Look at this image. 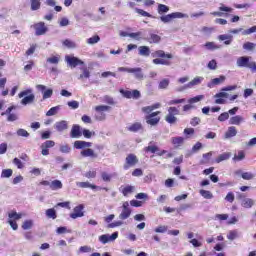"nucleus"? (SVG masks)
<instances>
[{
  "instance_id": "1",
  "label": "nucleus",
  "mask_w": 256,
  "mask_h": 256,
  "mask_svg": "<svg viewBox=\"0 0 256 256\" xmlns=\"http://www.w3.org/2000/svg\"><path fill=\"white\" fill-rule=\"evenodd\" d=\"M92 145L93 143L91 142H85L81 140H77L74 142L75 149H84L80 152V155H82V157H91V159H97V157H99V154L95 153L94 149L89 148Z\"/></svg>"
},
{
  "instance_id": "2",
  "label": "nucleus",
  "mask_w": 256,
  "mask_h": 256,
  "mask_svg": "<svg viewBox=\"0 0 256 256\" xmlns=\"http://www.w3.org/2000/svg\"><path fill=\"white\" fill-rule=\"evenodd\" d=\"M151 56L154 58L152 60L154 65H171V61L165 59H173V54H166L163 50H156L151 53Z\"/></svg>"
},
{
  "instance_id": "3",
  "label": "nucleus",
  "mask_w": 256,
  "mask_h": 256,
  "mask_svg": "<svg viewBox=\"0 0 256 256\" xmlns=\"http://www.w3.org/2000/svg\"><path fill=\"white\" fill-rule=\"evenodd\" d=\"M179 114V108L175 106L169 107L168 114L165 116L166 123H169V125H175V123H177V115Z\"/></svg>"
},
{
  "instance_id": "4",
  "label": "nucleus",
  "mask_w": 256,
  "mask_h": 256,
  "mask_svg": "<svg viewBox=\"0 0 256 256\" xmlns=\"http://www.w3.org/2000/svg\"><path fill=\"white\" fill-rule=\"evenodd\" d=\"M161 111L152 112L150 114H147L145 116V121L147 125H151V127H155L159 125V122L161 121Z\"/></svg>"
},
{
  "instance_id": "5",
  "label": "nucleus",
  "mask_w": 256,
  "mask_h": 256,
  "mask_svg": "<svg viewBox=\"0 0 256 256\" xmlns=\"http://www.w3.org/2000/svg\"><path fill=\"white\" fill-rule=\"evenodd\" d=\"M31 93H32L31 89H27L18 94V97L22 99L21 100L22 105H29V103H33V101H35V94H31Z\"/></svg>"
},
{
  "instance_id": "6",
  "label": "nucleus",
  "mask_w": 256,
  "mask_h": 256,
  "mask_svg": "<svg viewBox=\"0 0 256 256\" xmlns=\"http://www.w3.org/2000/svg\"><path fill=\"white\" fill-rule=\"evenodd\" d=\"M111 110V106H107V105H99L95 107V111H96V120L97 121H105V119H107V114H105V111H110Z\"/></svg>"
},
{
  "instance_id": "7",
  "label": "nucleus",
  "mask_w": 256,
  "mask_h": 256,
  "mask_svg": "<svg viewBox=\"0 0 256 256\" xmlns=\"http://www.w3.org/2000/svg\"><path fill=\"white\" fill-rule=\"evenodd\" d=\"M137 163H139V158H137V155L133 153L128 154L126 156L123 168L125 169V171H127V169H131V167H135Z\"/></svg>"
},
{
  "instance_id": "8",
  "label": "nucleus",
  "mask_w": 256,
  "mask_h": 256,
  "mask_svg": "<svg viewBox=\"0 0 256 256\" xmlns=\"http://www.w3.org/2000/svg\"><path fill=\"white\" fill-rule=\"evenodd\" d=\"M120 93L125 99H140L141 92L139 90H125L120 89Z\"/></svg>"
},
{
  "instance_id": "9",
  "label": "nucleus",
  "mask_w": 256,
  "mask_h": 256,
  "mask_svg": "<svg viewBox=\"0 0 256 256\" xmlns=\"http://www.w3.org/2000/svg\"><path fill=\"white\" fill-rule=\"evenodd\" d=\"M32 27L37 37H40L41 35H45V33L49 31V28L47 27V25H45V22H42V21L35 23Z\"/></svg>"
},
{
  "instance_id": "10",
  "label": "nucleus",
  "mask_w": 256,
  "mask_h": 256,
  "mask_svg": "<svg viewBox=\"0 0 256 256\" xmlns=\"http://www.w3.org/2000/svg\"><path fill=\"white\" fill-rule=\"evenodd\" d=\"M173 19H183V13L173 12L171 14L162 15L160 17V21H162V23H171Z\"/></svg>"
},
{
  "instance_id": "11",
  "label": "nucleus",
  "mask_w": 256,
  "mask_h": 256,
  "mask_svg": "<svg viewBox=\"0 0 256 256\" xmlns=\"http://www.w3.org/2000/svg\"><path fill=\"white\" fill-rule=\"evenodd\" d=\"M131 208L129 207V203L126 201L122 204V212L119 214V219L121 221H125V219H129L131 217Z\"/></svg>"
},
{
  "instance_id": "12",
  "label": "nucleus",
  "mask_w": 256,
  "mask_h": 256,
  "mask_svg": "<svg viewBox=\"0 0 256 256\" xmlns=\"http://www.w3.org/2000/svg\"><path fill=\"white\" fill-rule=\"evenodd\" d=\"M36 89L43 93V99H50V97H53V89H47V87L43 84L36 85Z\"/></svg>"
},
{
  "instance_id": "13",
  "label": "nucleus",
  "mask_w": 256,
  "mask_h": 256,
  "mask_svg": "<svg viewBox=\"0 0 256 256\" xmlns=\"http://www.w3.org/2000/svg\"><path fill=\"white\" fill-rule=\"evenodd\" d=\"M83 209H85V206L83 204L75 206L73 209L74 213L70 214L71 219H79V217H83L85 215Z\"/></svg>"
},
{
  "instance_id": "14",
  "label": "nucleus",
  "mask_w": 256,
  "mask_h": 256,
  "mask_svg": "<svg viewBox=\"0 0 256 256\" xmlns=\"http://www.w3.org/2000/svg\"><path fill=\"white\" fill-rule=\"evenodd\" d=\"M54 145H55V141H53V140H47V141L43 142L40 146L42 149L41 150L42 155H44V156L49 155V149L53 148Z\"/></svg>"
},
{
  "instance_id": "15",
  "label": "nucleus",
  "mask_w": 256,
  "mask_h": 256,
  "mask_svg": "<svg viewBox=\"0 0 256 256\" xmlns=\"http://www.w3.org/2000/svg\"><path fill=\"white\" fill-rule=\"evenodd\" d=\"M68 65L72 68L77 67L78 65H83V61L75 56H66L65 57Z\"/></svg>"
},
{
  "instance_id": "16",
  "label": "nucleus",
  "mask_w": 256,
  "mask_h": 256,
  "mask_svg": "<svg viewBox=\"0 0 256 256\" xmlns=\"http://www.w3.org/2000/svg\"><path fill=\"white\" fill-rule=\"evenodd\" d=\"M81 135H83V132H81V126H79V124H74L70 131V137L72 139H79Z\"/></svg>"
},
{
  "instance_id": "17",
  "label": "nucleus",
  "mask_w": 256,
  "mask_h": 256,
  "mask_svg": "<svg viewBox=\"0 0 256 256\" xmlns=\"http://www.w3.org/2000/svg\"><path fill=\"white\" fill-rule=\"evenodd\" d=\"M203 81V77H195L192 81L186 84L183 88L178 89V91H183V89H191V87H195V85H201Z\"/></svg>"
},
{
  "instance_id": "18",
  "label": "nucleus",
  "mask_w": 256,
  "mask_h": 256,
  "mask_svg": "<svg viewBox=\"0 0 256 256\" xmlns=\"http://www.w3.org/2000/svg\"><path fill=\"white\" fill-rule=\"evenodd\" d=\"M143 39H144V41H147L150 44L161 43V36H159L158 34H155V33H150L149 37L143 38Z\"/></svg>"
},
{
  "instance_id": "19",
  "label": "nucleus",
  "mask_w": 256,
  "mask_h": 256,
  "mask_svg": "<svg viewBox=\"0 0 256 256\" xmlns=\"http://www.w3.org/2000/svg\"><path fill=\"white\" fill-rule=\"evenodd\" d=\"M68 127H69V124L65 120H61V121L55 123V129H56V131H59L60 133L67 130Z\"/></svg>"
},
{
  "instance_id": "20",
  "label": "nucleus",
  "mask_w": 256,
  "mask_h": 256,
  "mask_svg": "<svg viewBox=\"0 0 256 256\" xmlns=\"http://www.w3.org/2000/svg\"><path fill=\"white\" fill-rule=\"evenodd\" d=\"M245 121V118L241 115H236L230 118L229 125H241Z\"/></svg>"
},
{
  "instance_id": "21",
  "label": "nucleus",
  "mask_w": 256,
  "mask_h": 256,
  "mask_svg": "<svg viewBox=\"0 0 256 256\" xmlns=\"http://www.w3.org/2000/svg\"><path fill=\"white\" fill-rule=\"evenodd\" d=\"M237 135V128L235 126L228 127V130L225 132L224 137L225 139H231L232 137H236Z\"/></svg>"
},
{
  "instance_id": "22",
  "label": "nucleus",
  "mask_w": 256,
  "mask_h": 256,
  "mask_svg": "<svg viewBox=\"0 0 256 256\" xmlns=\"http://www.w3.org/2000/svg\"><path fill=\"white\" fill-rule=\"evenodd\" d=\"M76 185L80 189H93V190L98 189L97 185L91 184L89 182H77Z\"/></svg>"
},
{
  "instance_id": "23",
  "label": "nucleus",
  "mask_w": 256,
  "mask_h": 256,
  "mask_svg": "<svg viewBox=\"0 0 256 256\" xmlns=\"http://www.w3.org/2000/svg\"><path fill=\"white\" fill-rule=\"evenodd\" d=\"M219 41H224V45H231L233 43V36L222 34L218 36Z\"/></svg>"
},
{
  "instance_id": "24",
  "label": "nucleus",
  "mask_w": 256,
  "mask_h": 256,
  "mask_svg": "<svg viewBox=\"0 0 256 256\" xmlns=\"http://www.w3.org/2000/svg\"><path fill=\"white\" fill-rule=\"evenodd\" d=\"M249 57L242 56L237 59L238 67H249Z\"/></svg>"
},
{
  "instance_id": "25",
  "label": "nucleus",
  "mask_w": 256,
  "mask_h": 256,
  "mask_svg": "<svg viewBox=\"0 0 256 256\" xmlns=\"http://www.w3.org/2000/svg\"><path fill=\"white\" fill-rule=\"evenodd\" d=\"M143 129V124L141 122L133 123L128 127V131L131 133H137V131H141Z\"/></svg>"
},
{
  "instance_id": "26",
  "label": "nucleus",
  "mask_w": 256,
  "mask_h": 256,
  "mask_svg": "<svg viewBox=\"0 0 256 256\" xmlns=\"http://www.w3.org/2000/svg\"><path fill=\"white\" fill-rule=\"evenodd\" d=\"M229 159H231V152H224L215 159V163H221Z\"/></svg>"
},
{
  "instance_id": "27",
  "label": "nucleus",
  "mask_w": 256,
  "mask_h": 256,
  "mask_svg": "<svg viewBox=\"0 0 256 256\" xmlns=\"http://www.w3.org/2000/svg\"><path fill=\"white\" fill-rule=\"evenodd\" d=\"M50 189L52 191H58V189H63V183L61 180H53L50 182Z\"/></svg>"
},
{
  "instance_id": "28",
  "label": "nucleus",
  "mask_w": 256,
  "mask_h": 256,
  "mask_svg": "<svg viewBox=\"0 0 256 256\" xmlns=\"http://www.w3.org/2000/svg\"><path fill=\"white\" fill-rule=\"evenodd\" d=\"M138 51L139 55H142V57H149V55H151V50L148 46H140Z\"/></svg>"
},
{
  "instance_id": "29",
  "label": "nucleus",
  "mask_w": 256,
  "mask_h": 256,
  "mask_svg": "<svg viewBox=\"0 0 256 256\" xmlns=\"http://www.w3.org/2000/svg\"><path fill=\"white\" fill-rule=\"evenodd\" d=\"M31 11H39L41 9V0H30Z\"/></svg>"
},
{
  "instance_id": "30",
  "label": "nucleus",
  "mask_w": 256,
  "mask_h": 256,
  "mask_svg": "<svg viewBox=\"0 0 256 256\" xmlns=\"http://www.w3.org/2000/svg\"><path fill=\"white\" fill-rule=\"evenodd\" d=\"M225 81V76H220L219 78H214L208 84V87H215V85H221Z\"/></svg>"
},
{
  "instance_id": "31",
  "label": "nucleus",
  "mask_w": 256,
  "mask_h": 256,
  "mask_svg": "<svg viewBox=\"0 0 256 256\" xmlns=\"http://www.w3.org/2000/svg\"><path fill=\"white\" fill-rule=\"evenodd\" d=\"M23 215H25V214L17 213V211H11L8 214V217H9V219H12V221H19V219H22Z\"/></svg>"
},
{
  "instance_id": "32",
  "label": "nucleus",
  "mask_w": 256,
  "mask_h": 256,
  "mask_svg": "<svg viewBox=\"0 0 256 256\" xmlns=\"http://www.w3.org/2000/svg\"><path fill=\"white\" fill-rule=\"evenodd\" d=\"M185 143V138L178 136V137H173L172 138V144L175 145L176 147H181Z\"/></svg>"
},
{
  "instance_id": "33",
  "label": "nucleus",
  "mask_w": 256,
  "mask_h": 256,
  "mask_svg": "<svg viewBox=\"0 0 256 256\" xmlns=\"http://www.w3.org/2000/svg\"><path fill=\"white\" fill-rule=\"evenodd\" d=\"M158 14L159 15H165V13H169V6L165 5V4H159L158 5Z\"/></svg>"
},
{
  "instance_id": "34",
  "label": "nucleus",
  "mask_w": 256,
  "mask_h": 256,
  "mask_svg": "<svg viewBox=\"0 0 256 256\" xmlns=\"http://www.w3.org/2000/svg\"><path fill=\"white\" fill-rule=\"evenodd\" d=\"M238 237H239V231L237 230H231L227 235V239L229 241H235V239H238Z\"/></svg>"
},
{
  "instance_id": "35",
  "label": "nucleus",
  "mask_w": 256,
  "mask_h": 256,
  "mask_svg": "<svg viewBox=\"0 0 256 256\" xmlns=\"http://www.w3.org/2000/svg\"><path fill=\"white\" fill-rule=\"evenodd\" d=\"M253 205H254V202H253V199L251 198H246L242 201V207H244L245 209H251Z\"/></svg>"
},
{
  "instance_id": "36",
  "label": "nucleus",
  "mask_w": 256,
  "mask_h": 256,
  "mask_svg": "<svg viewBox=\"0 0 256 256\" xmlns=\"http://www.w3.org/2000/svg\"><path fill=\"white\" fill-rule=\"evenodd\" d=\"M129 37L131 39H135L136 41H141V39H143V32L138 31V32L129 33Z\"/></svg>"
},
{
  "instance_id": "37",
  "label": "nucleus",
  "mask_w": 256,
  "mask_h": 256,
  "mask_svg": "<svg viewBox=\"0 0 256 256\" xmlns=\"http://www.w3.org/2000/svg\"><path fill=\"white\" fill-rule=\"evenodd\" d=\"M46 217L48 219H56L57 218V211L54 208H49L46 210Z\"/></svg>"
},
{
  "instance_id": "38",
  "label": "nucleus",
  "mask_w": 256,
  "mask_h": 256,
  "mask_svg": "<svg viewBox=\"0 0 256 256\" xmlns=\"http://www.w3.org/2000/svg\"><path fill=\"white\" fill-rule=\"evenodd\" d=\"M133 191H135V187L130 186V185L122 188V194L124 195V197H127V195H131V193H133Z\"/></svg>"
},
{
  "instance_id": "39",
  "label": "nucleus",
  "mask_w": 256,
  "mask_h": 256,
  "mask_svg": "<svg viewBox=\"0 0 256 256\" xmlns=\"http://www.w3.org/2000/svg\"><path fill=\"white\" fill-rule=\"evenodd\" d=\"M201 197H203L204 199H213V193H211V191L209 190H203L201 189L199 191Z\"/></svg>"
},
{
  "instance_id": "40",
  "label": "nucleus",
  "mask_w": 256,
  "mask_h": 256,
  "mask_svg": "<svg viewBox=\"0 0 256 256\" xmlns=\"http://www.w3.org/2000/svg\"><path fill=\"white\" fill-rule=\"evenodd\" d=\"M118 71H126V73H141V68H125L120 67Z\"/></svg>"
},
{
  "instance_id": "41",
  "label": "nucleus",
  "mask_w": 256,
  "mask_h": 256,
  "mask_svg": "<svg viewBox=\"0 0 256 256\" xmlns=\"http://www.w3.org/2000/svg\"><path fill=\"white\" fill-rule=\"evenodd\" d=\"M13 170L12 169H4L1 172L2 179H9V177H12Z\"/></svg>"
},
{
  "instance_id": "42",
  "label": "nucleus",
  "mask_w": 256,
  "mask_h": 256,
  "mask_svg": "<svg viewBox=\"0 0 256 256\" xmlns=\"http://www.w3.org/2000/svg\"><path fill=\"white\" fill-rule=\"evenodd\" d=\"M204 47L208 51H215L216 49H219V46H217V44H215V42H206Z\"/></svg>"
},
{
  "instance_id": "43",
  "label": "nucleus",
  "mask_w": 256,
  "mask_h": 256,
  "mask_svg": "<svg viewBox=\"0 0 256 256\" xmlns=\"http://www.w3.org/2000/svg\"><path fill=\"white\" fill-rule=\"evenodd\" d=\"M241 177L244 179V181H251V179H255V174L251 172H243Z\"/></svg>"
},
{
  "instance_id": "44",
  "label": "nucleus",
  "mask_w": 256,
  "mask_h": 256,
  "mask_svg": "<svg viewBox=\"0 0 256 256\" xmlns=\"http://www.w3.org/2000/svg\"><path fill=\"white\" fill-rule=\"evenodd\" d=\"M84 177H86V179H95V177H97V170L93 169V170H89L84 174Z\"/></svg>"
},
{
  "instance_id": "45",
  "label": "nucleus",
  "mask_w": 256,
  "mask_h": 256,
  "mask_svg": "<svg viewBox=\"0 0 256 256\" xmlns=\"http://www.w3.org/2000/svg\"><path fill=\"white\" fill-rule=\"evenodd\" d=\"M245 159V151L240 150L238 154H235L233 157V161H243Z\"/></svg>"
},
{
  "instance_id": "46",
  "label": "nucleus",
  "mask_w": 256,
  "mask_h": 256,
  "mask_svg": "<svg viewBox=\"0 0 256 256\" xmlns=\"http://www.w3.org/2000/svg\"><path fill=\"white\" fill-rule=\"evenodd\" d=\"M60 57L59 55L57 56H52L47 58V63H51L52 65H59V61H60Z\"/></svg>"
},
{
  "instance_id": "47",
  "label": "nucleus",
  "mask_w": 256,
  "mask_h": 256,
  "mask_svg": "<svg viewBox=\"0 0 256 256\" xmlns=\"http://www.w3.org/2000/svg\"><path fill=\"white\" fill-rule=\"evenodd\" d=\"M99 41H101L99 35H95L87 39V43L89 45H95V43H99Z\"/></svg>"
},
{
  "instance_id": "48",
  "label": "nucleus",
  "mask_w": 256,
  "mask_h": 256,
  "mask_svg": "<svg viewBox=\"0 0 256 256\" xmlns=\"http://www.w3.org/2000/svg\"><path fill=\"white\" fill-rule=\"evenodd\" d=\"M63 45L65 47H68V49H75L77 47V45L75 44V42L69 40V39H66L63 41Z\"/></svg>"
},
{
  "instance_id": "49",
  "label": "nucleus",
  "mask_w": 256,
  "mask_h": 256,
  "mask_svg": "<svg viewBox=\"0 0 256 256\" xmlns=\"http://www.w3.org/2000/svg\"><path fill=\"white\" fill-rule=\"evenodd\" d=\"M16 135L18 136V137H29V133H28V131L27 130H25V129H23V128H20V129H18L17 131H16Z\"/></svg>"
},
{
  "instance_id": "50",
  "label": "nucleus",
  "mask_w": 256,
  "mask_h": 256,
  "mask_svg": "<svg viewBox=\"0 0 256 256\" xmlns=\"http://www.w3.org/2000/svg\"><path fill=\"white\" fill-rule=\"evenodd\" d=\"M136 13H138V15H141L142 17H153V15L149 14V12L140 9V8H135Z\"/></svg>"
},
{
  "instance_id": "51",
  "label": "nucleus",
  "mask_w": 256,
  "mask_h": 256,
  "mask_svg": "<svg viewBox=\"0 0 256 256\" xmlns=\"http://www.w3.org/2000/svg\"><path fill=\"white\" fill-rule=\"evenodd\" d=\"M101 178L102 180L105 182V183H109L111 182V178H112V175L107 173V172H102L101 173Z\"/></svg>"
},
{
  "instance_id": "52",
  "label": "nucleus",
  "mask_w": 256,
  "mask_h": 256,
  "mask_svg": "<svg viewBox=\"0 0 256 256\" xmlns=\"http://www.w3.org/2000/svg\"><path fill=\"white\" fill-rule=\"evenodd\" d=\"M243 49L246 51H253V49H255V44L253 42H246L243 44Z\"/></svg>"
},
{
  "instance_id": "53",
  "label": "nucleus",
  "mask_w": 256,
  "mask_h": 256,
  "mask_svg": "<svg viewBox=\"0 0 256 256\" xmlns=\"http://www.w3.org/2000/svg\"><path fill=\"white\" fill-rule=\"evenodd\" d=\"M169 87V79L165 78L160 81L159 89H167Z\"/></svg>"
},
{
  "instance_id": "54",
  "label": "nucleus",
  "mask_w": 256,
  "mask_h": 256,
  "mask_svg": "<svg viewBox=\"0 0 256 256\" xmlns=\"http://www.w3.org/2000/svg\"><path fill=\"white\" fill-rule=\"evenodd\" d=\"M31 227H33V221L31 220H26L22 224V229H24V231H27V229H31Z\"/></svg>"
},
{
  "instance_id": "55",
  "label": "nucleus",
  "mask_w": 256,
  "mask_h": 256,
  "mask_svg": "<svg viewBox=\"0 0 256 256\" xmlns=\"http://www.w3.org/2000/svg\"><path fill=\"white\" fill-rule=\"evenodd\" d=\"M225 201L228 203H233V201H235V194L233 192H228L225 197Z\"/></svg>"
},
{
  "instance_id": "56",
  "label": "nucleus",
  "mask_w": 256,
  "mask_h": 256,
  "mask_svg": "<svg viewBox=\"0 0 256 256\" xmlns=\"http://www.w3.org/2000/svg\"><path fill=\"white\" fill-rule=\"evenodd\" d=\"M109 241H110L109 235L103 234V235L99 236V242L103 243V245L109 243Z\"/></svg>"
},
{
  "instance_id": "57",
  "label": "nucleus",
  "mask_w": 256,
  "mask_h": 256,
  "mask_svg": "<svg viewBox=\"0 0 256 256\" xmlns=\"http://www.w3.org/2000/svg\"><path fill=\"white\" fill-rule=\"evenodd\" d=\"M144 151H146V153H157V151H159V147H157V146H148L144 149Z\"/></svg>"
},
{
  "instance_id": "58",
  "label": "nucleus",
  "mask_w": 256,
  "mask_h": 256,
  "mask_svg": "<svg viewBox=\"0 0 256 256\" xmlns=\"http://www.w3.org/2000/svg\"><path fill=\"white\" fill-rule=\"evenodd\" d=\"M185 98L182 99H173L168 102V105H179L181 103H185Z\"/></svg>"
},
{
  "instance_id": "59",
  "label": "nucleus",
  "mask_w": 256,
  "mask_h": 256,
  "mask_svg": "<svg viewBox=\"0 0 256 256\" xmlns=\"http://www.w3.org/2000/svg\"><path fill=\"white\" fill-rule=\"evenodd\" d=\"M60 152L61 153H71V147L69 146V144L61 145Z\"/></svg>"
},
{
  "instance_id": "60",
  "label": "nucleus",
  "mask_w": 256,
  "mask_h": 256,
  "mask_svg": "<svg viewBox=\"0 0 256 256\" xmlns=\"http://www.w3.org/2000/svg\"><path fill=\"white\" fill-rule=\"evenodd\" d=\"M227 119H229V112H223L218 116V121L223 122V121H227Z\"/></svg>"
},
{
  "instance_id": "61",
  "label": "nucleus",
  "mask_w": 256,
  "mask_h": 256,
  "mask_svg": "<svg viewBox=\"0 0 256 256\" xmlns=\"http://www.w3.org/2000/svg\"><path fill=\"white\" fill-rule=\"evenodd\" d=\"M13 164L16 165V167L18 169H23V167H25V165H23V162H21V160H19V158H14Z\"/></svg>"
},
{
  "instance_id": "62",
  "label": "nucleus",
  "mask_w": 256,
  "mask_h": 256,
  "mask_svg": "<svg viewBox=\"0 0 256 256\" xmlns=\"http://www.w3.org/2000/svg\"><path fill=\"white\" fill-rule=\"evenodd\" d=\"M208 69H211L212 71H215V69H217V61L215 59H212L208 63Z\"/></svg>"
},
{
  "instance_id": "63",
  "label": "nucleus",
  "mask_w": 256,
  "mask_h": 256,
  "mask_svg": "<svg viewBox=\"0 0 256 256\" xmlns=\"http://www.w3.org/2000/svg\"><path fill=\"white\" fill-rule=\"evenodd\" d=\"M130 205L131 207H143V201L131 200Z\"/></svg>"
},
{
  "instance_id": "64",
  "label": "nucleus",
  "mask_w": 256,
  "mask_h": 256,
  "mask_svg": "<svg viewBox=\"0 0 256 256\" xmlns=\"http://www.w3.org/2000/svg\"><path fill=\"white\" fill-rule=\"evenodd\" d=\"M251 33H256V26H252L251 28L244 30L243 35H251Z\"/></svg>"
}]
</instances>
